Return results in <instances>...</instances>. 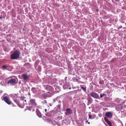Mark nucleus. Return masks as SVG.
<instances>
[{
	"mask_svg": "<svg viewBox=\"0 0 126 126\" xmlns=\"http://www.w3.org/2000/svg\"><path fill=\"white\" fill-rule=\"evenodd\" d=\"M20 55V52L16 50L13 52V54L10 55V57L12 59H16L19 57Z\"/></svg>",
	"mask_w": 126,
	"mask_h": 126,
	"instance_id": "f257e3e1",
	"label": "nucleus"
},
{
	"mask_svg": "<svg viewBox=\"0 0 126 126\" xmlns=\"http://www.w3.org/2000/svg\"><path fill=\"white\" fill-rule=\"evenodd\" d=\"M72 97H65L63 100V103L64 105H66L68 103V102H71L72 101Z\"/></svg>",
	"mask_w": 126,
	"mask_h": 126,
	"instance_id": "f03ea898",
	"label": "nucleus"
},
{
	"mask_svg": "<svg viewBox=\"0 0 126 126\" xmlns=\"http://www.w3.org/2000/svg\"><path fill=\"white\" fill-rule=\"evenodd\" d=\"M90 94L92 97L95 99H100V98L99 95L95 92H91L90 93Z\"/></svg>",
	"mask_w": 126,
	"mask_h": 126,
	"instance_id": "7ed1b4c3",
	"label": "nucleus"
},
{
	"mask_svg": "<svg viewBox=\"0 0 126 126\" xmlns=\"http://www.w3.org/2000/svg\"><path fill=\"white\" fill-rule=\"evenodd\" d=\"M2 99L8 105L11 104L12 103V102L7 96H5L3 97Z\"/></svg>",
	"mask_w": 126,
	"mask_h": 126,
	"instance_id": "20e7f679",
	"label": "nucleus"
},
{
	"mask_svg": "<svg viewBox=\"0 0 126 126\" xmlns=\"http://www.w3.org/2000/svg\"><path fill=\"white\" fill-rule=\"evenodd\" d=\"M7 83L8 84L15 85L16 84V80L15 79H12L8 80Z\"/></svg>",
	"mask_w": 126,
	"mask_h": 126,
	"instance_id": "39448f33",
	"label": "nucleus"
},
{
	"mask_svg": "<svg viewBox=\"0 0 126 126\" xmlns=\"http://www.w3.org/2000/svg\"><path fill=\"white\" fill-rule=\"evenodd\" d=\"M35 100L34 99H31L30 101V105H31L33 106H35L37 104L35 102Z\"/></svg>",
	"mask_w": 126,
	"mask_h": 126,
	"instance_id": "423d86ee",
	"label": "nucleus"
},
{
	"mask_svg": "<svg viewBox=\"0 0 126 126\" xmlns=\"http://www.w3.org/2000/svg\"><path fill=\"white\" fill-rule=\"evenodd\" d=\"M116 109L117 111L121 110L123 108V106L121 104L117 105L116 106Z\"/></svg>",
	"mask_w": 126,
	"mask_h": 126,
	"instance_id": "0eeeda50",
	"label": "nucleus"
},
{
	"mask_svg": "<svg viewBox=\"0 0 126 126\" xmlns=\"http://www.w3.org/2000/svg\"><path fill=\"white\" fill-rule=\"evenodd\" d=\"M36 112L37 115L39 118H41L42 117V115L41 112L38 109H36Z\"/></svg>",
	"mask_w": 126,
	"mask_h": 126,
	"instance_id": "6e6552de",
	"label": "nucleus"
},
{
	"mask_svg": "<svg viewBox=\"0 0 126 126\" xmlns=\"http://www.w3.org/2000/svg\"><path fill=\"white\" fill-rule=\"evenodd\" d=\"M23 79L25 80H27L28 79L29 76L27 74H23L22 75Z\"/></svg>",
	"mask_w": 126,
	"mask_h": 126,
	"instance_id": "1a4fd4ad",
	"label": "nucleus"
},
{
	"mask_svg": "<svg viewBox=\"0 0 126 126\" xmlns=\"http://www.w3.org/2000/svg\"><path fill=\"white\" fill-rule=\"evenodd\" d=\"M106 116L107 117L111 118L112 117V115L110 112H107L106 113Z\"/></svg>",
	"mask_w": 126,
	"mask_h": 126,
	"instance_id": "9d476101",
	"label": "nucleus"
},
{
	"mask_svg": "<svg viewBox=\"0 0 126 126\" xmlns=\"http://www.w3.org/2000/svg\"><path fill=\"white\" fill-rule=\"evenodd\" d=\"M7 40L9 42L13 43H14L15 42L14 40L12 39L11 37H8L7 38Z\"/></svg>",
	"mask_w": 126,
	"mask_h": 126,
	"instance_id": "9b49d317",
	"label": "nucleus"
},
{
	"mask_svg": "<svg viewBox=\"0 0 126 126\" xmlns=\"http://www.w3.org/2000/svg\"><path fill=\"white\" fill-rule=\"evenodd\" d=\"M104 119L105 122L107 123L110 126H112V125L111 123L108 120L107 117H105Z\"/></svg>",
	"mask_w": 126,
	"mask_h": 126,
	"instance_id": "f8f14e48",
	"label": "nucleus"
},
{
	"mask_svg": "<svg viewBox=\"0 0 126 126\" xmlns=\"http://www.w3.org/2000/svg\"><path fill=\"white\" fill-rule=\"evenodd\" d=\"M66 114L69 115L71 114L72 112V111L71 109L69 108H67L66 109Z\"/></svg>",
	"mask_w": 126,
	"mask_h": 126,
	"instance_id": "ddd939ff",
	"label": "nucleus"
},
{
	"mask_svg": "<svg viewBox=\"0 0 126 126\" xmlns=\"http://www.w3.org/2000/svg\"><path fill=\"white\" fill-rule=\"evenodd\" d=\"M11 97L13 99H15L17 97V94H12L10 95Z\"/></svg>",
	"mask_w": 126,
	"mask_h": 126,
	"instance_id": "4468645a",
	"label": "nucleus"
},
{
	"mask_svg": "<svg viewBox=\"0 0 126 126\" xmlns=\"http://www.w3.org/2000/svg\"><path fill=\"white\" fill-rule=\"evenodd\" d=\"M47 90H49L50 91L52 92L53 91V88L51 86H47L46 88Z\"/></svg>",
	"mask_w": 126,
	"mask_h": 126,
	"instance_id": "2eb2a0df",
	"label": "nucleus"
},
{
	"mask_svg": "<svg viewBox=\"0 0 126 126\" xmlns=\"http://www.w3.org/2000/svg\"><path fill=\"white\" fill-rule=\"evenodd\" d=\"M34 67L36 70L38 71L39 72H40L41 70V67L39 65L35 66Z\"/></svg>",
	"mask_w": 126,
	"mask_h": 126,
	"instance_id": "dca6fc26",
	"label": "nucleus"
},
{
	"mask_svg": "<svg viewBox=\"0 0 126 126\" xmlns=\"http://www.w3.org/2000/svg\"><path fill=\"white\" fill-rule=\"evenodd\" d=\"M40 61L39 60H37L35 62L34 64V67L37 66L38 64L39 63Z\"/></svg>",
	"mask_w": 126,
	"mask_h": 126,
	"instance_id": "f3484780",
	"label": "nucleus"
},
{
	"mask_svg": "<svg viewBox=\"0 0 126 126\" xmlns=\"http://www.w3.org/2000/svg\"><path fill=\"white\" fill-rule=\"evenodd\" d=\"M81 89H82L85 92H86V87L85 85H84L83 86L81 87Z\"/></svg>",
	"mask_w": 126,
	"mask_h": 126,
	"instance_id": "a211bd4d",
	"label": "nucleus"
},
{
	"mask_svg": "<svg viewBox=\"0 0 126 126\" xmlns=\"http://www.w3.org/2000/svg\"><path fill=\"white\" fill-rule=\"evenodd\" d=\"M88 102H89V103L91 104L93 100L91 97H90L88 98Z\"/></svg>",
	"mask_w": 126,
	"mask_h": 126,
	"instance_id": "6ab92c4d",
	"label": "nucleus"
},
{
	"mask_svg": "<svg viewBox=\"0 0 126 126\" xmlns=\"http://www.w3.org/2000/svg\"><path fill=\"white\" fill-rule=\"evenodd\" d=\"M45 114L47 116L49 117L51 116H52L51 114V111L46 113Z\"/></svg>",
	"mask_w": 126,
	"mask_h": 126,
	"instance_id": "aec40b11",
	"label": "nucleus"
},
{
	"mask_svg": "<svg viewBox=\"0 0 126 126\" xmlns=\"http://www.w3.org/2000/svg\"><path fill=\"white\" fill-rule=\"evenodd\" d=\"M61 97V96H58L56 98L53 99V101L54 102H55L56 101H58V99H60Z\"/></svg>",
	"mask_w": 126,
	"mask_h": 126,
	"instance_id": "412c9836",
	"label": "nucleus"
},
{
	"mask_svg": "<svg viewBox=\"0 0 126 126\" xmlns=\"http://www.w3.org/2000/svg\"><path fill=\"white\" fill-rule=\"evenodd\" d=\"M63 87L64 89H67L68 88V84H65L63 86Z\"/></svg>",
	"mask_w": 126,
	"mask_h": 126,
	"instance_id": "4be33fe9",
	"label": "nucleus"
},
{
	"mask_svg": "<svg viewBox=\"0 0 126 126\" xmlns=\"http://www.w3.org/2000/svg\"><path fill=\"white\" fill-rule=\"evenodd\" d=\"M106 95L104 94H100V98H102L104 96Z\"/></svg>",
	"mask_w": 126,
	"mask_h": 126,
	"instance_id": "5701e85b",
	"label": "nucleus"
},
{
	"mask_svg": "<svg viewBox=\"0 0 126 126\" xmlns=\"http://www.w3.org/2000/svg\"><path fill=\"white\" fill-rule=\"evenodd\" d=\"M104 83V81L103 80H100L99 81V83L101 85L103 84Z\"/></svg>",
	"mask_w": 126,
	"mask_h": 126,
	"instance_id": "b1692460",
	"label": "nucleus"
},
{
	"mask_svg": "<svg viewBox=\"0 0 126 126\" xmlns=\"http://www.w3.org/2000/svg\"><path fill=\"white\" fill-rule=\"evenodd\" d=\"M7 66L6 65H3L2 67V69L3 70H5V69H7Z\"/></svg>",
	"mask_w": 126,
	"mask_h": 126,
	"instance_id": "393cba45",
	"label": "nucleus"
},
{
	"mask_svg": "<svg viewBox=\"0 0 126 126\" xmlns=\"http://www.w3.org/2000/svg\"><path fill=\"white\" fill-rule=\"evenodd\" d=\"M36 88H35L33 87L31 89V91L33 93H34L35 92V89Z\"/></svg>",
	"mask_w": 126,
	"mask_h": 126,
	"instance_id": "a878e982",
	"label": "nucleus"
},
{
	"mask_svg": "<svg viewBox=\"0 0 126 126\" xmlns=\"http://www.w3.org/2000/svg\"><path fill=\"white\" fill-rule=\"evenodd\" d=\"M13 100H14V101L17 104V105H18V106H19V104L18 103V102L17 100H16V99H13Z\"/></svg>",
	"mask_w": 126,
	"mask_h": 126,
	"instance_id": "bb28decb",
	"label": "nucleus"
},
{
	"mask_svg": "<svg viewBox=\"0 0 126 126\" xmlns=\"http://www.w3.org/2000/svg\"><path fill=\"white\" fill-rule=\"evenodd\" d=\"M121 100V99L119 98H117L115 99V101L117 103H118Z\"/></svg>",
	"mask_w": 126,
	"mask_h": 126,
	"instance_id": "cd10ccee",
	"label": "nucleus"
},
{
	"mask_svg": "<svg viewBox=\"0 0 126 126\" xmlns=\"http://www.w3.org/2000/svg\"><path fill=\"white\" fill-rule=\"evenodd\" d=\"M42 103L43 104H45L47 103L46 100H45L44 101L42 102Z\"/></svg>",
	"mask_w": 126,
	"mask_h": 126,
	"instance_id": "c85d7f7f",
	"label": "nucleus"
},
{
	"mask_svg": "<svg viewBox=\"0 0 126 126\" xmlns=\"http://www.w3.org/2000/svg\"><path fill=\"white\" fill-rule=\"evenodd\" d=\"M25 66H30V64L29 63H26L24 64Z\"/></svg>",
	"mask_w": 126,
	"mask_h": 126,
	"instance_id": "c756f323",
	"label": "nucleus"
},
{
	"mask_svg": "<svg viewBox=\"0 0 126 126\" xmlns=\"http://www.w3.org/2000/svg\"><path fill=\"white\" fill-rule=\"evenodd\" d=\"M123 107H124V108H126V101L124 102V104H123Z\"/></svg>",
	"mask_w": 126,
	"mask_h": 126,
	"instance_id": "7c9ffc66",
	"label": "nucleus"
},
{
	"mask_svg": "<svg viewBox=\"0 0 126 126\" xmlns=\"http://www.w3.org/2000/svg\"><path fill=\"white\" fill-rule=\"evenodd\" d=\"M24 98L25 97H20L21 100H23L24 99Z\"/></svg>",
	"mask_w": 126,
	"mask_h": 126,
	"instance_id": "2f4dec72",
	"label": "nucleus"
},
{
	"mask_svg": "<svg viewBox=\"0 0 126 126\" xmlns=\"http://www.w3.org/2000/svg\"><path fill=\"white\" fill-rule=\"evenodd\" d=\"M92 116L90 114L89 115V119H91V118Z\"/></svg>",
	"mask_w": 126,
	"mask_h": 126,
	"instance_id": "473e14b6",
	"label": "nucleus"
},
{
	"mask_svg": "<svg viewBox=\"0 0 126 126\" xmlns=\"http://www.w3.org/2000/svg\"><path fill=\"white\" fill-rule=\"evenodd\" d=\"M86 123H88V124H90V122H88V121H86Z\"/></svg>",
	"mask_w": 126,
	"mask_h": 126,
	"instance_id": "72a5a7b5",
	"label": "nucleus"
},
{
	"mask_svg": "<svg viewBox=\"0 0 126 126\" xmlns=\"http://www.w3.org/2000/svg\"><path fill=\"white\" fill-rule=\"evenodd\" d=\"M58 101L59 103H60V104L61 103V101L59 100V101L58 100Z\"/></svg>",
	"mask_w": 126,
	"mask_h": 126,
	"instance_id": "f704fd0d",
	"label": "nucleus"
},
{
	"mask_svg": "<svg viewBox=\"0 0 126 126\" xmlns=\"http://www.w3.org/2000/svg\"><path fill=\"white\" fill-rule=\"evenodd\" d=\"M78 83H82V82H81L80 81H78Z\"/></svg>",
	"mask_w": 126,
	"mask_h": 126,
	"instance_id": "c9c22d12",
	"label": "nucleus"
},
{
	"mask_svg": "<svg viewBox=\"0 0 126 126\" xmlns=\"http://www.w3.org/2000/svg\"><path fill=\"white\" fill-rule=\"evenodd\" d=\"M91 104V103H89V102H88L87 104V105H89L90 104Z\"/></svg>",
	"mask_w": 126,
	"mask_h": 126,
	"instance_id": "e433bc0d",
	"label": "nucleus"
},
{
	"mask_svg": "<svg viewBox=\"0 0 126 126\" xmlns=\"http://www.w3.org/2000/svg\"><path fill=\"white\" fill-rule=\"evenodd\" d=\"M45 112H47V109H45Z\"/></svg>",
	"mask_w": 126,
	"mask_h": 126,
	"instance_id": "4c0bfd02",
	"label": "nucleus"
},
{
	"mask_svg": "<svg viewBox=\"0 0 126 126\" xmlns=\"http://www.w3.org/2000/svg\"><path fill=\"white\" fill-rule=\"evenodd\" d=\"M70 59L71 60H74V59L72 57Z\"/></svg>",
	"mask_w": 126,
	"mask_h": 126,
	"instance_id": "58836bf2",
	"label": "nucleus"
},
{
	"mask_svg": "<svg viewBox=\"0 0 126 126\" xmlns=\"http://www.w3.org/2000/svg\"><path fill=\"white\" fill-rule=\"evenodd\" d=\"M2 18V17L1 16L0 17V19H1Z\"/></svg>",
	"mask_w": 126,
	"mask_h": 126,
	"instance_id": "ea45409f",
	"label": "nucleus"
},
{
	"mask_svg": "<svg viewBox=\"0 0 126 126\" xmlns=\"http://www.w3.org/2000/svg\"><path fill=\"white\" fill-rule=\"evenodd\" d=\"M76 81H78V79H76Z\"/></svg>",
	"mask_w": 126,
	"mask_h": 126,
	"instance_id": "a19ab883",
	"label": "nucleus"
},
{
	"mask_svg": "<svg viewBox=\"0 0 126 126\" xmlns=\"http://www.w3.org/2000/svg\"><path fill=\"white\" fill-rule=\"evenodd\" d=\"M119 0H115V1L116 2V1H119Z\"/></svg>",
	"mask_w": 126,
	"mask_h": 126,
	"instance_id": "79ce46f5",
	"label": "nucleus"
},
{
	"mask_svg": "<svg viewBox=\"0 0 126 126\" xmlns=\"http://www.w3.org/2000/svg\"><path fill=\"white\" fill-rule=\"evenodd\" d=\"M49 105L50 106H52V104H51L50 103H49Z\"/></svg>",
	"mask_w": 126,
	"mask_h": 126,
	"instance_id": "37998d69",
	"label": "nucleus"
},
{
	"mask_svg": "<svg viewBox=\"0 0 126 126\" xmlns=\"http://www.w3.org/2000/svg\"><path fill=\"white\" fill-rule=\"evenodd\" d=\"M95 101L97 102H98V101L97 100H95Z\"/></svg>",
	"mask_w": 126,
	"mask_h": 126,
	"instance_id": "c03bdc74",
	"label": "nucleus"
},
{
	"mask_svg": "<svg viewBox=\"0 0 126 126\" xmlns=\"http://www.w3.org/2000/svg\"><path fill=\"white\" fill-rule=\"evenodd\" d=\"M81 83L84 84V82H82V83Z\"/></svg>",
	"mask_w": 126,
	"mask_h": 126,
	"instance_id": "a18cd8bd",
	"label": "nucleus"
},
{
	"mask_svg": "<svg viewBox=\"0 0 126 126\" xmlns=\"http://www.w3.org/2000/svg\"><path fill=\"white\" fill-rule=\"evenodd\" d=\"M71 87H70L69 88V89L70 90V89H71Z\"/></svg>",
	"mask_w": 126,
	"mask_h": 126,
	"instance_id": "49530a36",
	"label": "nucleus"
},
{
	"mask_svg": "<svg viewBox=\"0 0 126 126\" xmlns=\"http://www.w3.org/2000/svg\"><path fill=\"white\" fill-rule=\"evenodd\" d=\"M26 100H24V101L25 102H26Z\"/></svg>",
	"mask_w": 126,
	"mask_h": 126,
	"instance_id": "de8ad7c7",
	"label": "nucleus"
},
{
	"mask_svg": "<svg viewBox=\"0 0 126 126\" xmlns=\"http://www.w3.org/2000/svg\"><path fill=\"white\" fill-rule=\"evenodd\" d=\"M50 92H48V93H50Z\"/></svg>",
	"mask_w": 126,
	"mask_h": 126,
	"instance_id": "09e8293b",
	"label": "nucleus"
},
{
	"mask_svg": "<svg viewBox=\"0 0 126 126\" xmlns=\"http://www.w3.org/2000/svg\"><path fill=\"white\" fill-rule=\"evenodd\" d=\"M89 109L90 108V107H89Z\"/></svg>",
	"mask_w": 126,
	"mask_h": 126,
	"instance_id": "8fccbe9b",
	"label": "nucleus"
},
{
	"mask_svg": "<svg viewBox=\"0 0 126 126\" xmlns=\"http://www.w3.org/2000/svg\"><path fill=\"white\" fill-rule=\"evenodd\" d=\"M11 37V38H13L12 37Z\"/></svg>",
	"mask_w": 126,
	"mask_h": 126,
	"instance_id": "3c124183",
	"label": "nucleus"
}]
</instances>
